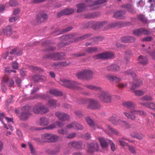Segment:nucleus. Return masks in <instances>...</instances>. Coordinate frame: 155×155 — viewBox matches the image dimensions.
Instances as JSON below:
<instances>
[{"label": "nucleus", "instance_id": "f257e3e1", "mask_svg": "<svg viewBox=\"0 0 155 155\" xmlns=\"http://www.w3.org/2000/svg\"><path fill=\"white\" fill-rule=\"evenodd\" d=\"M48 18L47 12L43 10L40 11L36 15L35 21L37 23L40 24L47 21Z\"/></svg>", "mask_w": 155, "mask_h": 155}, {"label": "nucleus", "instance_id": "f03ea898", "mask_svg": "<svg viewBox=\"0 0 155 155\" xmlns=\"http://www.w3.org/2000/svg\"><path fill=\"white\" fill-rule=\"evenodd\" d=\"M34 113L37 114H45L48 111V108L41 103H38L34 106L33 108Z\"/></svg>", "mask_w": 155, "mask_h": 155}, {"label": "nucleus", "instance_id": "7ed1b4c3", "mask_svg": "<svg viewBox=\"0 0 155 155\" xmlns=\"http://www.w3.org/2000/svg\"><path fill=\"white\" fill-rule=\"evenodd\" d=\"M125 116L128 119L134 120L136 118L135 115L138 114L141 116H143L145 114V113L143 111L137 110H134L130 112L126 111L124 113Z\"/></svg>", "mask_w": 155, "mask_h": 155}, {"label": "nucleus", "instance_id": "20e7f679", "mask_svg": "<svg viewBox=\"0 0 155 155\" xmlns=\"http://www.w3.org/2000/svg\"><path fill=\"white\" fill-rule=\"evenodd\" d=\"M60 83L67 87L72 89L77 88L78 85V84L76 82L65 79H61Z\"/></svg>", "mask_w": 155, "mask_h": 155}, {"label": "nucleus", "instance_id": "39448f33", "mask_svg": "<svg viewBox=\"0 0 155 155\" xmlns=\"http://www.w3.org/2000/svg\"><path fill=\"white\" fill-rule=\"evenodd\" d=\"M98 97L101 100L105 102L109 103L111 100L110 95L107 92L102 91L99 94Z\"/></svg>", "mask_w": 155, "mask_h": 155}, {"label": "nucleus", "instance_id": "423d86ee", "mask_svg": "<svg viewBox=\"0 0 155 155\" xmlns=\"http://www.w3.org/2000/svg\"><path fill=\"white\" fill-rule=\"evenodd\" d=\"M29 107H24L22 108L23 111L20 114V118L23 120H28L29 117L31 115V114L29 111Z\"/></svg>", "mask_w": 155, "mask_h": 155}, {"label": "nucleus", "instance_id": "0eeeda50", "mask_svg": "<svg viewBox=\"0 0 155 155\" xmlns=\"http://www.w3.org/2000/svg\"><path fill=\"white\" fill-rule=\"evenodd\" d=\"M109 120L115 125L121 124L124 126L127 124L126 122L124 121L116 119V116L115 115H114L111 117L110 118Z\"/></svg>", "mask_w": 155, "mask_h": 155}, {"label": "nucleus", "instance_id": "6e6552de", "mask_svg": "<svg viewBox=\"0 0 155 155\" xmlns=\"http://www.w3.org/2000/svg\"><path fill=\"white\" fill-rule=\"evenodd\" d=\"M89 105L88 107L91 109H98L100 108V106L96 101L92 99L89 100L88 101Z\"/></svg>", "mask_w": 155, "mask_h": 155}, {"label": "nucleus", "instance_id": "1a4fd4ad", "mask_svg": "<svg viewBox=\"0 0 155 155\" xmlns=\"http://www.w3.org/2000/svg\"><path fill=\"white\" fill-rule=\"evenodd\" d=\"M113 56L112 53L105 52L98 54L96 57L97 59H106L111 58Z\"/></svg>", "mask_w": 155, "mask_h": 155}, {"label": "nucleus", "instance_id": "9d476101", "mask_svg": "<svg viewBox=\"0 0 155 155\" xmlns=\"http://www.w3.org/2000/svg\"><path fill=\"white\" fill-rule=\"evenodd\" d=\"M150 32L147 30L143 28H140L135 30L134 31L133 34L137 36H140L141 35H148Z\"/></svg>", "mask_w": 155, "mask_h": 155}, {"label": "nucleus", "instance_id": "9b49d317", "mask_svg": "<svg viewBox=\"0 0 155 155\" xmlns=\"http://www.w3.org/2000/svg\"><path fill=\"white\" fill-rule=\"evenodd\" d=\"M32 80L35 83H37L40 81H45L46 78L43 76L35 74L32 76Z\"/></svg>", "mask_w": 155, "mask_h": 155}, {"label": "nucleus", "instance_id": "f8f14e48", "mask_svg": "<svg viewBox=\"0 0 155 155\" xmlns=\"http://www.w3.org/2000/svg\"><path fill=\"white\" fill-rule=\"evenodd\" d=\"M99 146L97 143L95 144L93 143L88 144L87 145V151L91 153L94 151H97L98 149Z\"/></svg>", "mask_w": 155, "mask_h": 155}, {"label": "nucleus", "instance_id": "ddd939ff", "mask_svg": "<svg viewBox=\"0 0 155 155\" xmlns=\"http://www.w3.org/2000/svg\"><path fill=\"white\" fill-rule=\"evenodd\" d=\"M2 81L5 84L6 83L8 86L9 87H12L14 84L13 80L11 78L8 77H3L2 79Z\"/></svg>", "mask_w": 155, "mask_h": 155}, {"label": "nucleus", "instance_id": "4468645a", "mask_svg": "<svg viewBox=\"0 0 155 155\" xmlns=\"http://www.w3.org/2000/svg\"><path fill=\"white\" fill-rule=\"evenodd\" d=\"M55 115L61 120H67L69 118V117L67 114L59 112H56Z\"/></svg>", "mask_w": 155, "mask_h": 155}, {"label": "nucleus", "instance_id": "2eb2a0df", "mask_svg": "<svg viewBox=\"0 0 155 155\" xmlns=\"http://www.w3.org/2000/svg\"><path fill=\"white\" fill-rule=\"evenodd\" d=\"M63 54L62 53H52L49 55V58H50L54 60H61L63 58Z\"/></svg>", "mask_w": 155, "mask_h": 155}, {"label": "nucleus", "instance_id": "dca6fc26", "mask_svg": "<svg viewBox=\"0 0 155 155\" xmlns=\"http://www.w3.org/2000/svg\"><path fill=\"white\" fill-rule=\"evenodd\" d=\"M3 33L5 35L9 36L12 33V28L10 26H8L2 29Z\"/></svg>", "mask_w": 155, "mask_h": 155}, {"label": "nucleus", "instance_id": "f3484780", "mask_svg": "<svg viewBox=\"0 0 155 155\" xmlns=\"http://www.w3.org/2000/svg\"><path fill=\"white\" fill-rule=\"evenodd\" d=\"M41 52L44 53L48 51V40L43 41L41 44Z\"/></svg>", "mask_w": 155, "mask_h": 155}, {"label": "nucleus", "instance_id": "a211bd4d", "mask_svg": "<svg viewBox=\"0 0 155 155\" xmlns=\"http://www.w3.org/2000/svg\"><path fill=\"white\" fill-rule=\"evenodd\" d=\"M107 127L108 129V130L107 131L106 130L105 128L104 127H102V128L103 129L107 134L109 135H111L113 133L116 135L118 134V132L116 130L112 129L109 125H108Z\"/></svg>", "mask_w": 155, "mask_h": 155}, {"label": "nucleus", "instance_id": "6ab92c4d", "mask_svg": "<svg viewBox=\"0 0 155 155\" xmlns=\"http://www.w3.org/2000/svg\"><path fill=\"white\" fill-rule=\"evenodd\" d=\"M105 77L107 79L110 81H115L117 82L120 81L121 79L119 77H117L110 74H107L106 75Z\"/></svg>", "mask_w": 155, "mask_h": 155}, {"label": "nucleus", "instance_id": "aec40b11", "mask_svg": "<svg viewBox=\"0 0 155 155\" xmlns=\"http://www.w3.org/2000/svg\"><path fill=\"white\" fill-rule=\"evenodd\" d=\"M22 51L17 48L12 49L10 52V54H15L17 56L22 55Z\"/></svg>", "mask_w": 155, "mask_h": 155}, {"label": "nucleus", "instance_id": "412c9836", "mask_svg": "<svg viewBox=\"0 0 155 155\" xmlns=\"http://www.w3.org/2000/svg\"><path fill=\"white\" fill-rule=\"evenodd\" d=\"M74 10L71 8H68L62 11L60 13H59L58 14V16L60 17V15H67L72 13L74 12Z\"/></svg>", "mask_w": 155, "mask_h": 155}, {"label": "nucleus", "instance_id": "4be33fe9", "mask_svg": "<svg viewBox=\"0 0 155 155\" xmlns=\"http://www.w3.org/2000/svg\"><path fill=\"white\" fill-rule=\"evenodd\" d=\"M138 62L143 65L146 64L148 62L147 59L146 57L140 56L137 59Z\"/></svg>", "mask_w": 155, "mask_h": 155}, {"label": "nucleus", "instance_id": "5701e85b", "mask_svg": "<svg viewBox=\"0 0 155 155\" xmlns=\"http://www.w3.org/2000/svg\"><path fill=\"white\" fill-rule=\"evenodd\" d=\"M135 40V38L133 36L125 37L121 38V41L122 42L126 43L133 42Z\"/></svg>", "mask_w": 155, "mask_h": 155}, {"label": "nucleus", "instance_id": "b1692460", "mask_svg": "<svg viewBox=\"0 0 155 155\" xmlns=\"http://www.w3.org/2000/svg\"><path fill=\"white\" fill-rule=\"evenodd\" d=\"M48 118L42 117L40 119V125L42 126H48Z\"/></svg>", "mask_w": 155, "mask_h": 155}, {"label": "nucleus", "instance_id": "393cba45", "mask_svg": "<svg viewBox=\"0 0 155 155\" xmlns=\"http://www.w3.org/2000/svg\"><path fill=\"white\" fill-rule=\"evenodd\" d=\"M69 146L71 147L79 149L81 148V143L79 142H71L69 143Z\"/></svg>", "mask_w": 155, "mask_h": 155}, {"label": "nucleus", "instance_id": "a878e982", "mask_svg": "<svg viewBox=\"0 0 155 155\" xmlns=\"http://www.w3.org/2000/svg\"><path fill=\"white\" fill-rule=\"evenodd\" d=\"M86 120L88 124L92 127H94V128H96L97 127L99 128H102V127H99L97 124H94L93 121L89 117H87L86 118Z\"/></svg>", "mask_w": 155, "mask_h": 155}, {"label": "nucleus", "instance_id": "bb28decb", "mask_svg": "<svg viewBox=\"0 0 155 155\" xmlns=\"http://www.w3.org/2000/svg\"><path fill=\"white\" fill-rule=\"evenodd\" d=\"M86 79H89L92 77L93 72L89 69H86L83 70Z\"/></svg>", "mask_w": 155, "mask_h": 155}, {"label": "nucleus", "instance_id": "cd10ccee", "mask_svg": "<svg viewBox=\"0 0 155 155\" xmlns=\"http://www.w3.org/2000/svg\"><path fill=\"white\" fill-rule=\"evenodd\" d=\"M76 122H74L67 125L66 127L67 128L69 129L73 128L75 129H78V130H81L83 129V127L81 125H79V126H80V128H78L77 127V126H75V125H76Z\"/></svg>", "mask_w": 155, "mask_h": 155}, {"label": "nucleus", "instance_id": "c85d7f7f", "mask_svg": "<svg viewBox=\"0 0 155 155\" xmlns=\"http://www.w3.org/2000/svg\"><path fill=\"white\" fill-rule=\"evenodd\" d=\"M29 68L33 71L34 72L39 73L43 72V70L40 68L38 67L37 66H33V65H30L29 66Z\"/></svg>", "mask_w": 155, "mask_h": 155}, {"label": "nucleus", "instance_id": "c756f323", "mask_svg": "<svg viewBox=\"0 0 155 155\" xmlns=\"http://www.w3.org/2000/svg\"><path fill=\"white\" fill-rule=\"evenodd\" d=\"M98 140L102 148H105L107 147L108 144L107 142L103 138H98Z\"/></svg>", "mask_w": 155, "mask_h": 155}, {"label": "nucleus", "instance_id": "7c9ffc66", "mask_svg": "<svg viewBox=\"0 0 155 155\" xmlns=\"http://www.w3.org/2000/svg\"><path fill=\"white\" fill-rule=\"evenodd\" d=\"M41 138L43 143L48 142V134L44 133L41 134Z\"/></svg>", "mask_w": 155, "mask_h": 155}, {"label": "nucleus", "instance_id": "2f4dec72", "mask_svg": "<svg viewBox=\"0 0 155 155\" xmlns=\"http://www.w3.org/2000/svg\"><path fill=\"white\" fill-rule=\"evenodd\" d=\"M49 92L50 94L56 96H61L62 95L61 92L54 89H51Z\"/></svg>", "mask_w": 155, "mask_h": 155}, {"label": "nucleus", "instance_id": "473e14b6", "mask_svg": "<svg viewBox=\"0 0 155 155\" xmlns=\"http://www.w3.org/2000/svg\"><path fill=\"white\" fill-rule=\"evenodd\" d=\"M107 69L110 70L118 71L119 69V66L116 64H114L108 66L107 68Z\"/></svg>", "mask_w": 155, "mask_h": 155}, {"label": "nucleus", "instance_id": "72a5a7b5", "mask_svg": "<svg viewBox=\"0 0 155 155\" xmlns=\"http://www.w3.org/2000/svg\"><path fill=\"white\" fill-rule=\"evenodd\" d=\"M87 87L90 89L94 90L99 91H101V89L100 87L95 85H88L87 86Z\"/></svg>", "mask_w": 155, "mask_h": 155}, {"label": "nucleus", "instance_id": "f704fd0d", "mask_svg": "<svg viewBox=\"0 0 155 155\" xmlns=\"http://www.w3.org/2000/svg\"><path fill=\"white\" fill-rule=\"evenodd\" d=\"M58 139L57 136L52 134H49V142H54L56 141Z\"/></svg>", "mask_w": 155, "mask_h": 155}, {"label": "nucleus", "instance_id": "c9c22d12", "mask_svg": "<svg viewBox=\"0 0 155 155\" xmlns=\"http://www.w3.org/2000/svg\"><path fill=\"white\" fill-rule=\"evenodd\" d=\"M77 78L80 79H86L84 73V71H82L81 72H78L77 74Z\"/></svg>", "mask_w": 155, "mask_h": 155}, {"label": "nucleus", "instance_id": "e433bc0d", "mask_svg": "<svg viewBox=\"0 0 155 155\" xmlns=\"http://www.w3.org/2000/svg\"><path fill=\"white\" fill-rule=\"evenodd\" d=\"M142 104L149 108L153 109H155V104L153 103H145Z\"/></svg>", "mask_w": 155, "mask_h": 155}, {"label": "nucleus", "instance_id": "4c0bfd02", "mask_svg": "<svg viewBox=\"0 0 155 155\" xmlns=\"http://www.w3.org/2000/svg\"><path fill=\"white\" fill-rule=\"evenodd\" d=\"M85 6L84 4H79L77 6V12H80L83 11L85 9Z\"/></svg>", "mask_w": 155, "mask_h": 155}, {"label": "nucleus", "instance_id": "58836bf2", "mask_svg": "<svg viewBox=\"0 0 155 155\" xmlns=\"http://www.w3.org/2000/svg\"><path fill=\"white\" fill-rule=\"evenodd\" d=\"M9 5L11 7H15L18 5V3L15 0H10L9 2Z\"/></svg>", "mask_w": 155, "mask_h": 155}, {"label": "nucleus", "instance_id": "ea45409f", "mask_svg": "<svg viewBox=\"0 0 155 155\" xmlns=\"http://www.w3.org/2000/svg\"><path fill=\"white\" fill-rule=\"evenodd\" d=\"M124 105L128 108L130 109L134 108L135 106L133 103L128 102L125 103Z\"/></svg>", "mask_w": 155, "mask_h": 155}, {"label": "nucleus", "instance_id": "a19ab883", "mask_svg": "<svg viewBox=\"0 0 155 155\" xmlns=\"http://www.w3.org/2000/svg\"><path fill=\"white\" fill-rule=\"evenodd\" d=\"M124 12L121 11L116 12L114 15V16L116 18H120V16L124 14Z\"/></svg>", "mask_w": 155, "mask_h": 155}, {"label": "nucleus", "instance_id": "79ce46f5", "mask_svg": "<svg viewBox=\"0 0 155 155\" xmlns=\"http://www.w3.org/2000/svg\"><path fill=\"white\" fill-rule=\"evenodd\" d=\"M15 81L17 84L18 86L20 87L21 86V79L18 77H15Z\"/></svg>", "mask_w": 155, "mask_h": 155}, {"label": "nucleus", "instance_id": "37998d69", "mask_svg": "<svg viewBox=\"0 0 155 155\" xmlns=\"http://www.w3.org/2000/svg\"><path fill=\"white\" fill-rule=\"evenodd\" d=\"M128 147L129 151L131 153L133 154H135L136 153V150L134 146H128Z\"/></svg>", "mask_w": 155, "mask_h": 155}, {"label": "nucleus", "instance_id": "c03bdc74", "mask_svg": "<svg viewBox=\"0 0 155 155\" xmlns=\"http://www.w3.org/2000/svg\"><path fill=\"white\" fill-rule=\"evenodd\" d=\"M118 141L119 142L118 144L123 147L126 146L128 147V146L127 143L123 140H120Z\"/></svg>", "mask_w": 155, "mask_h": 155}, {"label": "nucleus", "instance_id": "a18cd8bd", "mask_svg": "<svg viewBox=\"0 0 155 155\" xmlns=\"http://www.w3.org/2000/svg\"><path fill=\"white\" fill-rule=\"evenodd\" d=\"M56 101L54 100H51L49 101V107L54 108L56 107Z\"/></svg>", "mask_w": 155, "mask_h": 155}, {"label": "nucleus", "instance_id": "49530a36", "mask_svg": "<svg viewBox=\"0 0 155 155\" xmlns=\"http://www.w3.org/2000/svg\"><path fill=\"white\" fill-rule=\"evenodd\" d=\"M20 18L19 15L16 16L15 17H12L9 19V21L10 22H13L17 20Z\"/></svg>", "mask_w": 155, "mask_h": 155}, {"label": "nucleus", "instance_id": "de8ad7c7", "mask_svg": "<svg viewBox=\"0 0 155 155\" xmlns=\"http://www.w3.org/2000/svg\"><path fill=\"white\" fill-rule=\"evenodd\" d=\"M97 50V49L94 47L89 48L87 50V52L88 53H93L96 51Z\"/></svg>", "mask_w": 155, "mask_h": 155}, {"label": "nucleus", "instance_id": "09e8293b", "mask_svg": "<svg viewBox=\"0 0 155 155\" xmlns=\"http://www.w3.org/2000/svg\"><path fill=\"white\" fill-rule=\"evenodd\" d=\"M131 136L137 138L139 139H142L143 137V135L140 134H136L134 135L132 134Z\"/></svg>", "mask_w": 155, "mask_h": 155}, {"label": "nucleus", "instance_id": "8fccbe9b", "mask_svg": "<svg viewBox=\"0 0 155 155\" xmlns=\"http://www.w3.org/2000/svg\"><path fill=\"white\" fill-rule=\"evenodd\" d=\"M40 42V41H38L33 42L32 43H29L26 45V46L27 47H29L34 46L39 44Z\"/></svg>", "mask_w": 155, "mask_h": 155}, {"label": "nucleus", "instance_id": "3c124183", "mask_svg": "<svg viewBox=\"0 0 155 155\" xmlns=\"http://www.w3.org/2000/svg\"><path fill=\"white\" fill-rule=\"evenodd\" d=\"M133 92L135 93L136 95L140 96L143 95V92L140 90L133 91Z\"/></svg>", "mask_w": 155, "mask_h": 155}, {"label": "nucleus", "instance_id": "603ef678", "mask_svg": "<svg viewBox=\"0 0 155 155\" xmlns=\"http://www.w3.org/2000/svg\"><path fill=\"white\" fill-rule=\"evenodd\" d=\"M20 12V9L19 8H15L13 12L12 15H16L19 14Z\"/></svg>", "mask_w": 155, "mask_h": 155}, {"label": "nucleus", "instance_id": "864d4df0", "mask_svg": "<svg viewBox=\"0 0 155 155\" xmlns=\"http://www.w3.org/2000/svg\"><path fill=\"white\" fill-rule=\"evenodd\" d=\"M109 143L110 145V147L112 150L114 151L116 149V147L115 144L111 140L109 141Z\"/></svg>", "mask_w": 155, "mask_h": 155}, {"label": "nucleus", "instance_id": "5fc2aeb1", "mask_svg": "<svg viewBox=\"0 0 155 155\" xmlns=\"http://www.w3.org/2000/svg\"><path fill=\"white\" fill-rule=\"evenodd\" d=\"M28 146L30 150L31 153L32 154L34 153L35 152V150L32 144L30 143H29Z\"/></svg>", "mask_w": 155, "mask_h": 155}, {"label": "nucleus", "instance_id": "6e6d98bb", "mask_svg": "<svg viewBox=\"0 0 155 155\" xmlns=\"http://www.w3.org/2000/svg\"><path fill=\"white\" fill-rule=\"evenodd\" d=\"M125 74L126 75H130L132 76L133 77H134L136 76V74L134 73L131 72L130 71H126L125 72Z\"/></svg>", "mask_w": 155, "mask_h": 155}, {"label": "nucleus", "instance_id": "4d7b16f0", "mask_svg": "<svg viewBox=\"0 0 155 155\" xmlns=\"http://www.w3.org/2000/svg\"><path fill=\"white\" fill-rule=\"evenodd\" d=\"M12 68L15 69H18V64L17 62L14 61L13 62L12 64Z\"/></svg>", "mask_w": 155, "mask_h": 155}, {"label": "nucleus", "instance_id": "13d9d810", "mask_svg": "<svg viewBox=\"0 0 155 155\" xmlns=\"http://www.w3.org/2000/svg\"><path fill=\"white\" fill-rule=\"evenodd\" d=\"M39 89L40 88L39 87H34L33 89L31 91V94H33L34 93L36 92L39 90Z\"/></svg>", "mask_w": 155, "mask_h": 155}, {"label": "nucleus", "instance_id": "bf43d9fd", "mask_svg": "<svg viewBox=\"0 0 155 155\" xmlns=\"http://www.w3.org/2000/svg\"><path fill=\"white\" fill-rule=\"evenodd\" d=\"M2 91L5 92L7 88L5 83L2 81Z\"/></svg>", "mask_w": 155, "mask_h": 155}, {"label": "nucleus", "instance_id": "052dcab7", "mask_svg": "<svg viewBox=\"0 0 155 155\" xmlns=\"http://www.w3.org/2000/svg\"><path fill=\"white\" fill-rule=\"evenodd\" d=\"M33 140H35L36 142L40 144H42L43 143L42 141L38 137H35L33 138Z\"/></svg>", "mask_w": 155, "mask_h": 155}, {"label": "nucleus", "instance_id": "680f3d73", "mask_svg": "<svg viewBox=\"0 0 155 155\" xmlns=\"http://www.w3.org/2000/svg\"><path fill=\"white\" fill-rule=\"evenodd\" d=\"M12 97L11 98H9L7 101L5 102V106L7 107H8V105L12 102Z\"/></svg>", "mask_w": 155, "mask_h": 155}, {"label": "nucleus", "instance_id": "e2e57ef3", "mask_svg": "<svg viewBox=\"0 0 155 155\" xmlns=\"http://www.w3.org/2000/svg\"><path fill=\"white\" fill-rule=\"evenodd\" d=\"M127 86V84L126 83H119L117 85V86L119 88H123L126 87Z\"/></svg>", "mask_w": 155, "mask_h": 155}, {"label": "nucleus", "instance_id": "0e129e2a", "mask_svg": "<svg viewBox=\"0 0 155 155\" xmlns=\"http://www.w3.org/2000/svg\"><path fill=\"white\" fill-rule=\"evenodd\" d=\"M17 134L19 138L21 139L22 137V134L21 131L18 129L17 130Z\"/></svg>", "mask_w": 155, "mask_h": 155}, {"label": "nucleus", "instance_id": "69168bd1", "mask_svg": "<svg viewBox=\"0 0 155 155\" xmlns=\"http://www.w3.org/2000/svg\"><path fill=\"white\" fill-rule=\"evenodd\" d=\"M106 2V0H99L97 2L94 3L93 5H97Z\"/></svg>", "mask_w": 155, "mask_h": 155}, {"label": "nucleus", "instance_id": "338daca9", "mask_svg": "<svg viewBox=\"0 0 155 155\" xmlns=\"http://www.w3.org/2000/svg\"><path fill=\"white\" fill-rule=\"evenodd\" d=\"M139 18L143 22H145L146 21V20L144 16L143 15H140L139 16Z\"/></svg>", "mask_w": 155, "mask_h": 155}, {"label": "nucleus", "instance_id": "774afa93", "mask_svg": "<svg viewBox=\"0 0 155 155\" xmlns=\"http://www.w3.org/2000/svg\"><path fill=\"white\" fill-rule=\"evenodd\" d=\"M45 54L43 55L42 58L43 60H46L48 58V51L44 53Z\"/></svg>", "mask_w": 155, "mask_h": 155}]
</instances>
